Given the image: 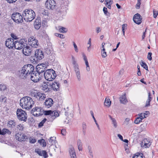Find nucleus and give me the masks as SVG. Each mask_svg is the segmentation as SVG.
I'll use <instances>...</instances> for the list:
<instances>
[{
  "mask_svg": "<svg viewBox=\"0 0 158 158\" xmlns=\"http://www.w3.org/2000/svg\"><path fill=\"white\" fill-rule=\"evenodd\" d=\"M20 104L23 108L29 110L33 105L34 102L31 98L26 96L20 99Z\"/></svg>",
  "mask_w": 158,
  "mask_h": 158,
  "instance_id": "1",
  "label": "nucleus"
},
{
  "mask_svg": "<svg viewBox=\"0 0 158 158\" xmlns=\"http://www.w3.org/2000/svg\"><path fill=\"white\" fill-rule=\"evenodd\" d=\"M22 15L23 18L27 22L32 21L35 16L34 11L30 9H25L23 12Z\"/></svg>",
  "mask_w": 158,
  "mask_h": 158,
  "instance_id": "2",
  "label": "nucleus"
},
{
  "mask_svg": "<svg viewBox=\"0 0 158 158\" xmlns=\"http://www.w3.org/2000/svg\"><path fill=\"white\" fill-rule=\"evenodd\" d=\"M44 75L45 78L49 81H52L56 77L55 72L53 69H48L44 72Z\"/></svg>",
  "mask_w": 158,
  "mask_h": 158,
  "instance_id": "3",
  "label": "nucleus"
},
{
  "mask_svg": "<svg viewBox=\"0 0 158 158\" xmlns=\"http://www.w3.org/2000/svg\"><path fill=\"white\" fill-rule=\"evenodd\" d=\"M44 57L43 52L41 50L37 49L35 51L34 56L31 57V60L35 63L37 61L42 60Z\"/></svg>",
  "mask_w": 158,
  "mask_h": 158,
  "instance_id": "4",
  "label": "nucleus"
},
{
  "mask_svg": "<svg viewBox=\"0 0 158 158\" xmlns=\"http://www.w3.org/2000/svg\"><path fill=\"white\" fill-rule=\"evenodd\" d=\"M31 95L35 98L37 100L42 101L44 100L46 98V95L43 93H41L37 90H34L31 93Z\"/></svg>",
  "mask_w": 158,
  "mask_h": 158,
  "instance_id": "5",
  "label": "nucleus"
},
{
  "mask_svg": "<svg viewBox=\"0 0 158 158\" xmlns=\"http://www.w3.org/2000/svg\"><path fill=\"white\" fill-rule=\"evenodd\" d=\"M16 114L18 119L21 121H26L27 116L26 112L21 109H18Z\"/></svg>",
  "mask_w": 158,
  "mask_h": 158,
  "instance_id": "6",
  "label": "nucleus"
},
{
  "mask_svg": "<svg viewBox=\"0 0 158 158\" xmlns=\"http://www.w3.org/2000/svg\"><path fill=\"white\" fill-rule=\"evenodd\" d=\"M11 18L15 22L17 23H22L23 22V15L19 13H14L12 15Z\"/></svg>",
  "mask_w": 158,
  "mask_h": 158,
  "instance_id": "7",
  "label": "nucleus"
},
{
  "mask_svg": "<svg viewBox=\"0 0 158 158\" xmlns=\"http://www.w3.org/2000/svg\"><path fill=\"white\" fill-rule=\"evenodd\" d=\"M24 66L22 68L21 70H19V74L20 77L23 79H25L26 78H29V77L31 75L27 71L26 69Z\"/></svg>",
  "mask_w": 158,
  "mask_h": 158,
  "instance_id": "8",
  "label": "nucleus"
},
{
  "mask_svg": "<svg viewBox=\"0 0 158 158\" xmlns=\"http://www.w3.org/2000/svg\"><path fill=\"white\" fill-rule=\"evenodd\" d=\"M42 76L40 75V74L35 72H33L30 75L29 78L34 82L36 83L38 82L41 79Z\"/></svg>",
  "mask_w": 158,
  "mask_h": 158,
  "instance_id": "9",
  "label": "nucleus"
},
{
  "mask_svg": "<svg viewBox=\"0 0 158 158\" xmlns=\"http://www.w3.org/2000/svg\"><path fill=\"white\" fill-rule=\"evenodd\" d=\"M46 7L49 10H53L56 8V3L54 0H47L45 3Z\"/></svg>",
  "mask_w": 158,
  "mask_h": 158,
  "instance_id": "10",
  "label": "nucleus"
},
{
  "mask_svg": "<svg viewBox=\"0 0 158 158\" xmlns=\"http://www.w3.org/2000/svg\"><path fill=\"white\" fill-rule=\"evenodd\" d=\"M43 109L41 107H36L33 108L31 111V113L34 116H39L43 114Z\"/></svg>",
  "mask_w": 158,
  "mask_h": 158,
  "instance_id": "11",
  "label": "nucleus"
},
{
  "mask_svg": "<svg viewBox=\"0 0 158 158\" xmlns=\"http://www.w3.org/2000/svg\"><path fill=\"white\" fill-rule=\"evenodd\" d=\"M43 114L45 115H50L54 119L59 116V113L56 110L52 111L51 110H43Z\"/></svg>",
  "mask_w": 158,
  "mask_h": 158,
  "instance_id": "12",
  "label": "nucleus"
},
{
  "mask_svg": "<svg viewBox=\"0 0 158 158\" xmlns=\"http://www.w3.org/2000/svg\"><path fill=\"white\" fill-rule=\"evenodd\" d=\"M15 138L17 140L20 142L27 141L29 138V136L24 134L18 133L15 135Z\"/></svg>",
  "mask_w": 158,
  "mask_h": 158,
  "instance_id": "13",
  "label": "nucleus"
},
{
  "mask_svg": "<svg viewBox=\"0 0 158 158\" xmlns=\"http://www.w3.org/2000/svg\"><path fill=\"white\" fill-rule=\"evenodd\" d=\"M24 43L22 40H20V41H15V42L14 47L15 48L17 49L20 50L25 46L24 44Z\"/></svg>",
  "mask_w": 158,
  "mask_h": 158,
  "instance_id": "14",
  "label": "nucleus"
},
{
  "mask_svg": "<svg viewBox=\"0 0 158 158\" xmlns=\"http://www.w3.org/2000/svg\"><path fill=\"white\" fill-rule=\"evenodd\" d=\"M28 44L33 48H37L39 44L38 40L34 39L33 38L28 39Z\"/></svg>",
  "mask_w": 158,
  "mask_h": 158,
  "instance_id": "15",
  "label": "nucleus"
},
{
  "mask_svg": "<svg viewBox=\"0 0 158 158\" xmlns=\"http://www.w3.org/2000/svg\"><path fill=\"white\" fill-rule=\"evenodd\" d=\"M133 20L136 23L140 24L142 22V17L139 14H136L133 17Z\"/></svg>",
  "mask_w": 158,
  "mask_h": 158,
  "instance_id": "16",
  "label": "nucleus"
},
{
  "mask_svg": "<svg viewBox=\"0 0 158 158\" xmlns=\"http://www.w3.org/2000/svg\"><path fill=\"white\" fill-rule=\"evenodd\" d=\"M53 104V101L52 98H46L44 103L45 107L47 108H49L52 106Z\"/></svg>",
  "mask_w": 158,
  "mask_h": 158,
  "instance_id": "17",
  "label": "nucleus"
},
{
  "mask_svg": "<svg viewBox=\"0 0 158 158\" xmlns=\"http://www.w3.org/2000/svg\"><path fill=\"white\" fill-rule=\"evenodd\" d=\"M15 42L12 38L8 39L6 41V45L9 48H12L14 47Z\"/></svg>",
  "mask_w": 158,
  "mask_h": 158,
  "instance_id": "18",
  "label": "nucleus"
},
{
  "mask_svg": "<svg viewBox=\"0 0 158 158\" xmlns=\"http://www.w3.org/2000/svg\"><path fill=\"white\" fill-rule=\"evenodd\" d=\"M31 52V50L30 48V47L28 46H25L23 48V53L25 56H29L30 55Z\"/></svg>",
  "mask_w": 158,
  "mask_h": 158,
  "instance_id": "19",
  "label": "nucleus"
},
{
  "mask_svg": "<svg viewBox=\"0 0 158 158\" xmlns=\"http://www.w3.org/2000/svg\"><path fill=\"white\" fill-rule=\"evenodd\" d=\"M51 88L54 90L58 91L59 89V84L57 82L50 83Z\"/></svg>",
  "mask_w": 158,
  "mask_h": 158,
  "instance_id": "20",
  "label": "nucleus"
},
{
  "mask_svg": "<svg viewBox=\"0 0 158 158\" xmlns=\"http://www.w3.org/2000/svg\"><path fill=\"white\" fill-rule=\"evenodd\" d=\"M24 68L26 69L27 71H28L29 73L30 74H31V73H32L34 71V69L33 66L31 64H28L27 65H25L24 66Z\"/></svg>",
  "mask_w": 158,
  "mask_h": 158,
  "instance_id": "21",
  "label": "nucleus"
},
{
  "mask_svg": "<svg viewBox=\"0 0 158 158\" xmlns=\"http://www.w3.org/2000/svg\"><path fill=\"white\" fill-rule=\"evenodd\" d=\"M49 84V83H48V84L44 83L42 86L43 90L46 92L50 91L51 90V85Z\"/></svg>",
  "mask_w": 158,
  "mask_h": 158,
  "instance_id": "22",
  "label": "nucleus"
},
{
  "mask_svg": "<svg viewBox=\"0 0 158 158\" xmlns=\"http://www.w3.org/2000/svg\"><path fill=\"white\" fill-rule=\"evenodd\" d=\"M119 99L121 103L125 104L127 102V100L126 98V95L125 93L120 97Z\"/></svg>",
  "mask_w": 158,
  "mask_h": 158,
  "instance_id": "23",
  "label": "nucleus"
},
{
  "mask_svg": "<svg viewBox=\"0 0 158 158\" xmlns=\"http://www.w3.org/2000/svg\"><path fill=\"white\" fill-rule=\"evenodd\" d=\"M142 143H143H143H144L143 146L145 148H148L151 144V143L150 142L149 140L147 139H144L143 140Z\"/></svg>",
  "mask_w": 158,
  "mask_h": 158,
  "instance_id": "24",
  "label": "nucleus"
},
{
  "mask_svg": "<svg viewBox=\"0 0 158 158\" xmlns=\"http://www.w3.org/2000/svg\"><path fill=\"white\" fill-rule=\"evenodd\" d=\"M37 71L36 72L38 73L39 74H40V75L43 77V73L44 72H45L47 70V67H45L44 68H36Z\"/></svg>",
  "mask_w": 158,
  "mask_h": 158,
  "instance_id": "25",
  "label": "nucleus"
},
{
  "mask_svg": "<svg viewBox=\"0 0 158 158\" xmlns=\"http://www.w3.org/2000/svg\"><path fill=\"white\" fill-rule=\"evenodd\" d=\"M69 152L71 158H76L75 152L73 148H70Z\"/></svg>",
  "mask_w": 158,
  "mask_h": 158,
  "instance_id": "26",
  "label": "nucleus"
},
{
  "mask_svg": "<svg viewBox=\"0 0 158 158\" xmlns=\"http://www.w3.org/2000/svg\"><path fill=\"white\" fill-rule=\"evenodd\" d=\"M109 117L111 120L112 123L113 124L114 127L115 128H117L118 126V125L115 119L114 118H112V117L110 115H109Z\"/></svg>",
  "mask_w": 158,
  "mask_h": 158,
  "instance_id": "27",
  "label": "nucleus"
},
{
  "mask_svg": "<svg viewBox=\"0 0 158 158\" xmlns=\"http://www.w3.org/2000/svg\"><path fill=\"white\" fill-rule=\"evenodd\" d=\"M34 25L35 28L36 29H39L41 27V23L39 21V20L36 19L34 23Z\"/></svg>",
  "mask_w": 158,
  "mask_h": 158,
  "instance_id": "28",
  "label": "nucleus"
},
{
  "mask_svg": "<svg viewBox=\"0 0 158 158\" xmlns=\"http://www.w3.org/2000/svg\"><path fill=\"white\" fill-rule=\"evenodd\" d=\"M111 101L108 97H106L105 100L104 105L105 106L109 107L111 104Z\"/></svg>",
  "mask_w": 158,
  "mask_h": 158,
  "instance_id": "29",
  "label": "nucleus"
},
{
  "mask_svg": "<svg viewBox=\"0 0 158 158\" xmlns=\"http://www.w3.org/2000/svg\"><path fill=\"white\" fill-rule=\"evenodd\" d=\"M58 28L59 32L60 33H65L67 31L66 28L61 26H58Z\"/></svg>",
  "mask_w": 158,
  "mask_h": 158,
  "instance_id": "30",
  "label": "nucleus"
},
{
  "mask_svg": "<svg viewBox=\"0 0 158 158\" xmlns=\"http://www.w3.org/2000/svg\"><path fill=\"white\" fill-rule=\"evenodd\" d=\"M16 125V123L15 121L12 120L8 122V126L9 127H14Z\"/></svg>",
  "mask_w": 158,
  "mask_h": 158,
  "instance_id": "31",
  "label": "nucleus"
},
{
  "mask_svg": "<svg viewBox=\"0 0 158 158\" xmlns=\"http://www.w3.org/2000/svg\"><path fill=\"white\" fill-rule=\"evenodd\" d=\"M77 144L78 150L79 151H81L82 149V144L81 141L80 139H79L77 140Z\"/></svg>",
  "mask_w": 158,
  "mask_h": 158,
  "instance_id": "32",
  "label": "nucleus"
},
{
  "mask_svg": "<svg viewBox=\"0 0 158 158\" xmlns=\"http://www.w3.org/2000/svg\"><path fill=\"white\" fill-rule=\"evenodd\" d=\"M38 143H39L41 145H42L43 147H45L46 146V143L44 139L39 140Z\"/></svg>",
  "mask_w": 158,
  "mask_h": 158,
  "instance_id": "33",
  "label": "nucleus"
},
{
  "mask_svg": "<svg viewBox=\"0 0 158 158\" xmlns=\"http://www.w3.org/2000/svg\"><path fill=\"white\" fill-rule=\"evenodd\" d=\"M86 125L85 122L82 123V131L83 134L85 135L86 133Z\"/></svg>",
  "mask_w": 158,
  "mask_h": 158,
  "instance_id": "34",
  "label": "nucleus"
},
{
  "mask_svg": "<svg viewBox=\"0 0 158 158\" xmlns=\"http://www.w3.org/2000/svg\"><path fill=\"white\" fill-rule=\"evenodd\" d=\"M127 28V25L126 24H124L122 25V31L123 35L125 36V29Z\"/></svg>",
  "mask_w": 158,
  "mask_h": 158,
  "instance_id": "35",
  "label": "nucleus"
},
{
  "mask_svg": "<svg viewBox=\"0 0 158 158\" xmlns=\"http://www.w3.org/2000/svg\"><path fill=\"white\" fill-rule=\"evenodd\" d=\"M142 119L140 117H137L134 121V123L136 124H138L139 123L142 122Z\"/></svg>",
  "mask_w": 158,
  "mask_h": 158,
  "instance_id": "36",
  "label": "nucleus"
},
{
  "mask_svg": "<svg viewBox=\"0 0 158 158\" xmlns=\"http://www.w3.org/2000/svg\"><path fill=\"white\" fill-rule=\"evenodd\" d=\"M77 79L79 81H80L81 79V75L80 70L75 72Z\"/></svg>",
  "mask_w": 158,
  "mask_h": 158,
  "instance_id": "37",
  "label": "nucleus"
},
{
  "mask_svg": "<svg viewBox=\"0 0 158 158\" xmlns=\"http://www.w3.org/2000/svg\"><path fill=\"white\" fill-rule=\"evenodd\" d=\"M102 57L105 58L107 56L106 53L105 52V49L103 48L102 51Z\"/></svg>",
  "mask_w": 158,
  "mask_h": 158,
  "instance_id": "38",
  "label": "nucleus"
},
{
  "mask_svg": "<svg viewBox=\"0 0 158 158\" xmlns=\"http://www.w3.org/2000/svg\"><path fill=\"white\" fill-rule=\"evenodd\" d=\"M132 158H145V156H143L142 153L139 154V155H135L133 156Z\"/></svg>",
  "mask_w": 158,
  "mask_h": 158,
  "instance_id": "39",
  "label": "nucleus"
},
{
  "mask_svg": "<svg viewBox=\"0 0 158 158\" xmlns=\"http://www.w3.org/2000/svg\"><path fill=\"white\" fill-rule=\"evenodd\" d=\"M141 66L146 70H148V67L147 64L144 62L142 61V63L140 64Z\"/></svg>",
  "mask_w": 158,
  "mask_h": 158,
  "instance_id": "40",
  "label": "nucleus"
},
{
  "mask_svg": "<svg viewBox=\"0 0 158 158\" xmlns=\"http://www.w3.org/2000/svg\"><path fill=\"white\" fill-rule=\"evenodd\" d=\"M55 35L56 36L60 38L64 39L65 38L63 34H60L58 33H55Z\"/></svg>",
  "mask_w": 158,
  "mask_h": 158,
  "instance_id": "41",
  "label": "nucleus"
},
{
  "mask_svg": "<svg viewBox=\"0 0 158 158\" xmlns=\"http://www.w3.org/2000/svg\"><path fill=\"white\" fill-rule=\"evenodd\" d=\"M55 138H54V137H51L50 138V140L49 141V142L50 143V144L51 145H52L54 143L55 141Z\"/></svg>",
  "mask_w": 158,
  "mask_h": 158,
  "instance_id": "42",
  "label": "nucleus"
},
{
  "mask_svg": "<svg viewBox=\"0 0 158 158\" xmlns=\"http://www.w3.org/2000/svg\"><path fill=\"white\" fill-rule=\"evenodd\" d=\"M103 10L104 14L106 15H110V13L108 12L107 8L104 7Z\"/></svg>",
  "mask_w": 158,
  "mask_h": 158,
  "instance_id": "43",
  "label": "nucleus"
},
{
  "mask_svg": "<svg viewBox=\"0 0 158 158\" xmlns=\"http://www.w3.org/2000/svg\"><path fill=\"white\" fill-rule=\"evenodd\" d=\"M45 67H46V65L44 64H38L36 66V68H44Z\"/></svg>",
  "mask_w": 158,
  "mask_h": 158,
  "instance_id": "44",
  "label": "nucleus"
},
{
  "mask_svg": "<svg viewBox=\"0 0 158 158\" xmlns=\"http://www.w3.org/2000/svg\"><path fill=\"white\" fill-rule=\"evenodd\" d=\"M17 129L20 131H22L23 130V129L24 128V127H23V126L21 124L18 125L17 126Z\"/></svg>",
  "mask_w": 158,
  "mask_h": 158,
  "instance_id": "45",
  "label": "nucleus"
},
{
  "mask_svg": "<svg viewBox=\"0 0 158 158\" xmlns=\"http://www.w3.org/2000/svg\"><path fill=\"white\" fill-rule=\"evenodd\" d=\"M42 155L44 158H46L48 156L47 152L45 150L42 151Z\"/></svg>",
  "mask_w": 158,
  "mask_h": 158,
  "instance_id": "46",
  "label": "nucleus"
},
{
  "mask_svg": "<svg viewBox=\"0 0 158 158\" xmlns=\"http://www.w3.org/2000/svg\"><path fill=\"white\" fill-rule=\"evenodd\" d=\"M6 88V87L5 85L4 84L0 85V90L1 91L4 90Z\"/></svg>",
  "mask_w": 158,
  "mask_h": 158,
  "instance_id": "47",
  "label": "nucleus"
},
{
  "mask_svg": "<svg viewBox=\"0 0 158 158\" xmlns=\"http://www.w3.org/2000/svg\"><path fill=\"white\" fill-rule=\"evenodd\" d=\"M147 114L145 113H141L139 114V117L141 118L142 119H143L144 118H146V117L145 116V115H146Z\"/></svg>",
  "mask_w": 158,
  "mask_h": 158,
  "instance_id": "48",
  "label": "nucleus"
},
{
  "mask_svg": "<svg viewBox=\"0 0 158 158\" xmlns=\"http://www.w3.org/2000/svg\"><path fill=\"white\" fill-rule=\"evenodd\" d=\"M141 4V0H137V3L135 7L137 9H139Z\"/></svg>",
  "mask_w": 158,
  "mask_h": 158,
  "instance_id": "49",
  "label": "nucleus"
},
{
  "mask_svg": "<svg viewBox=\"0 0 158 158\" xmlns=\"http://www.w3.org/2000/svg\"><path fill=\"white\" fill-rule=\"evenodd\" d=\"M152 53L151 52H148L147 56V58L148 59V60H152Z\"/></svg>",
  "mask_w": 158,
  "mask_h": 158,
  "instance_id": "50",
  "label": "nucleus"
},
{
  "mask_svg": "<svg viewBox=\"0 0 158 158\" xmlns=\"http://www.w3.org/2000/svg\"><path fill=\"white\" fill-rule=\"evenodd\" d=\"M73 44L74 46V49L75 50V51L77 52H78V49L77 48V46L75 43L74 42H73Z\"/></svg>",
  "mask_w": 158,
  "mask_h": 158,
  "instance_id": "51",
  "label": "nucleus"
},
{
  "mask_svg": "<svg viewBox=\"0 0 158 158\" xmlns=\"http://www.w3.org/2000/svg\"><path fill=\"white\" fill-rule=\"evenodd\" d=\"M153 17L154 18H156L157 15H158V11H155L154 10L153 11Z\"/></svg>",
  "mask_w": 158,
  "mask_h": 158,
  "instance_id": "52",
  "label": "nucleus"
},
{
  "mask_svg": "<svg viewBox=\"0 0 158 158\" xmlns=\"http://www.w3.org/2000/svg\"><path fill=\"white\" fill-rule=\"evenodd\" d=\"M130 121V119L128 118H126L125 121L123 123V124L126 125H127L129 123V122Z\"/></svg>",
  "mask_w": 158,
  "mask_h": 158,
  "instance_id": "53",
  "label": "nucleus"
},
{
  "mask_svg": "<svg viewBox=\"0 0 158 158\" xmlns=\"http://www.w3.org/2000/svg\"><path fill=\"white\" fill-rule=\"evenodd\" d=\"M74 69L75 72L79 70L78 64H76L75 65H74Z\"/></svg>",
  "mask_w": 158,
  "mask_h": 158,
  "instance_id": "54",
  "label": "nucleus"
},
{
  "mask_svg": "<svg viewBox=\"0 0 158 158\" xmlns=\"http://www.w3.org/2000/svg\"><path fill=\"white\" fill-rule=\"evenodd\" d=\"M83 57L84 60L85 61V64H88V60L87 59V58L86 56H85V54H83Z\"/></svg>",
  "mask_w": 158,
  "mask_h": 158,
  "instance_id": "55",
  "label": "nucleus"
},
{
  "mask_svg": "<svg viewBox=\"0 0 158 158\" xmlns=\"http://www.w3.org/2000/svg\"><path fill=\"white\" fill-rule=\"evenodd\" d=\"M29 141L30 143H35L36 142V140L35 139H33L31 137H30L29 138Z\"/></svg>",
  "mask_w": 158,
  "mask_h": 158,
  "instance_id": "56",
  "label": "nucleus"
},
{
  "mask_svg": "<svg viewBox=\"0 0 158 158\" xmlns=\"http://www.w3.org/2000/svg\"><path fill=\"white\" fill-rule=\"evenodd\" d=\"M93 119L94 120V121L95 122V123H96V125L98 128V129L99 130H100V128L99 127V126L98 125V123H97V121H96V120L95 118L94 117V116H93Z\"/></svg>",
  "mask_w": 158,
  "mask_h": 158,
  "instance_id": "57",
  "label": "nucleus"
},
{
  "mask_svg": "<svg viewBox=\"0 0 158 158\" xmlns=\"http://www.w3.org/2000/svg\"><path fill=\"white\" fill-rule=\"evenodd\" d=\"M11 37L13 38L14 40H16L17 39V36L14 34L12 33L11 34Z\"/></svg>",
  "mask_w": 158,
  "mask_h": 158,
  "instance_id": "58",
  "label": "nucleus"
},
{
  "mask_svg": "<svg viewBox=\"0 0 158 158\" xmlns=\"http://www.w3.org/2000/svg\"><path fill=\"white\" fill-rule=\"evenodd\" d=\"M151 101L147 100L146 102V104L145 105V107H148L150 106V102Z\"/></svg>",
  "mask_w": 158,
  "mask_h": 158,
  "instance_id": "59",
  "label": "nucleus"
},
{
  "mask_svg": "<svg viewBox=\"0 0 158 158\" xmlns=\"http://www.w3.org/2000/svg\"><path fill=\"white\" fill-rule=\"evenodd\" d=\"M88 150H89V153L90 155H91L92 154V151L91 150V147L90 146H89L88 147Z\"/></svg>",
  "mask_w": 158,
  "mask_h": 158,
  "instance_id": "60",
  "label": "nucleus"
},
{
  "mask_svg": "<svg viewBox=\"0 0 158 158\" xmlns=\"http://www.w3.org/2000/svg\"><path fill=\"white\" fill-rule=\"evenodd\" d=\"M151 93L150 92H149L148 93V99L147 100L151 101L152 100V98L151 97Z\"/></svg>",
  "mask_w": 158,
  "mask_h": 158,
  "instance_id": "61",
  "label": "nucleus"
},
{
  "mask_svg": "<svg viewBox=\"0 0 158 158\" xmlns=\"http://www.w3.org/2000/svg\"><path fill=\"white\" fill-rule=\"evenodd\" d=\"M72 60H73V64L74 65H75L76 64H77L76 63V62L75 60V58L73 56H72Z\"/></svg>",
  "mask_w": 158,
  "mask_h": 158,
  "instance_id": "62",
  "label": "nucleus"
},
{
  "mask_svg": "<svg viewBox=\"0 0 158 158\" xmlns=\"http://www.w3.org/2000/svg\"><path fill=\"white\" fill-rule=\"evenodd\" d=\"M17 0H6L7 2L10 3L15 2Z\"/></svg>",
  "mask_w": 158,
  "mask_h": 158,
  "instance_id": "63",
  "label": "nucleus"
},
{
  "mask_svg": "<svg viewBox=\"0 0 158 158\" xmlns=\"http://www.w3.org/2000/svg\"><path fill=\"white\" fill-rule=\"evenodd\" d=\"M36 152L40 156H42V151L41 152L40 150H38L36 151Z\"/></svg>",
  "mask_w": 158,
  "mask_h": 158,
  "instance_id": "64",
  "label": "nucleus"
}]
</instances>
